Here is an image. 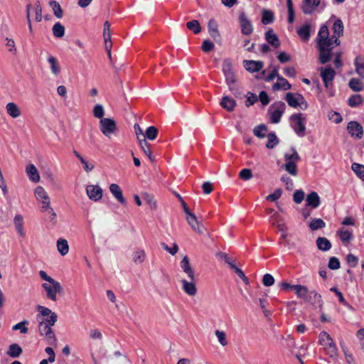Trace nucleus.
<instances>
[{
    "label": "nucleus",
    "instance_id": "nucleus-38",
    "mask_svg": "<svg viewBox=\"0 0 364 364\" xmlns=\"http://www.w3.org/2000/svg\"><path fill=\"white\" fill-rule=\"evenodd\" d=\"M274 20V13L267 9H264L262 11V19L261 21L263 24L267 25L272 23Z\"/></svg>",
    "mask_w": 364,
    "mask_h": 364
},
{
    "label": "nucleus",
    "instance_id": "nucleus-5",
    "mask_svg": "<svg viewBox=\"0 0 364 364\" xmlns=\"http://www.w3.org/2000/svg\"><path fill=\"white\" fill-rule=\"evenodd\" d=\"M292 154H285L284 159L285 170L291 175L296 176L298 173L296 162L299 161L301 158L294 148L291 149Z\"/></svg>",
    "mask_w": 364,
    "mask_h": 364
},
{
    "label": "nucleus",
    "instance_id": "nucleus-15",
    "mask_svg": "<svg viewBox=\"0 0 364 364\" xmlns=\"http://www.w3.org/2000/svg\"><path fill=\"white\" fill-rule=\"evenodd\" d=\"M208 29L210 36L215 40L220 39V33L218 31V24L214 18H210L208 23Z\"/></svg>",
    "mask_w": 364,
    "mask_h": 364
},
{
    "label": "nucleus",
    "instance_id": "nucleus-21",
    "mask_svg": "<svg viewBox=\"0 0 364 364\" xmlns=\"http://www.w3.org/2000/svg\"><path fill=\"white\" fill-rule=\"evenodd\" d=\"M320 4V0H304L302 5V11L305 14L313 13L315 8Z\"/></svg>",
    "mask_w": 364,
    "mask_h": 364
},
{
    "label": "nucleus",
    "instance_id": "nucleus-30",
    "mask_svg": "<svg viewBox=\"0 0 364 364\" xmlns=\"http://www.w3.org/2000/svg\"><path fill=\"white\" fill-rule=\"evenodd\" d=\"M26 173L29 177V179L33 182H38L40 181V176L36 167L33 164H29L26 168Z\"/></svg>",
    "mask_w": 364,
    "mask_h": 364
},
{
    "label": "nucleus",
    "instance_id": "nucleus-34",
    "mask_svg": "<svg viewBox=\"0 0 364 364\" xmlns=\"http://www.w3.org/2000/svg\"><path fill=\"white\" fill-rule=\"evenodd\" d=\"M348 86L354 92H360L364 89V84L358 78H351L348 82Z\"/></svg>",
    "mask_w": 364,
    "mask_h": 364
},
{
    "label": "nucleus",
    "instance_id": "nucleus-23",
    "mask_svg": "<svg viewBox=\"0 0 364 364\" xmlns=\"http://www.w3.org/2000/svg\"><path fill=\"white\" fill-rule=\"evenodd\" d=\"M265 40L275 48H279L280 46L279 38L272 28H269L265 33Z\"/></svg>",
    "mask_w": 364,
    "mask_h": 364
},
{
    "label": "nucleus",
    "instance_id": "nucleus-48",
    "mask_svg": "<svg viewBox=\"0 0 364 364\" xmlns=\"http://www.w3.org/2000/svg\"><path fill=\"white\" fill-rule=\"evenodd\" d=\"M267 143L266 144L267 148L273 149L275 147L278 143L279 140L274 133H269L267 136Z\"/></svg>",
    "mask_w": 364,
    "mask_h": 364
},
{
    "label": "nucleus",
    "instance_id": "nucleus-33",
    "mask_svg": "<svg viewBox=\"0 0 364 364\" xmlns=\"http://www.w3.org/2000/svg\"><path fill=\"white\" fill-rule=\"evenodd\" d=\"M139 144L144 154L149 157L151 161H154V159L150 149V144L146 141V139H139Z\"/></svg>",
    "mask_w": 364,
    "mask_h": 364
},
{
    "label": "nucleus",
    "instance_id": "nucleus-45",
    "mask_svg": "<svg viewBox=\"0 0 364 364\" xmlns=\"http://www.w3.org/2000/svg\"><path fill=\"white\" fill-rule=\"evenodd\" d=\"M326 223L321 218H314L309 224V228L311 230H317L325 228Z\"/></svg>",
    "mask_w": 364,
    "mask_h": 364
},
{
    "label": "nucleus",
    "instance_id": "nucleus-26",
    "mask_svg": "<svg viewBox=\"0 0 364 364\" xmlns=\"http://www.w3.org/2000/svg\"><path fill=\"white\" fill-rule=\"evenodd\" d=\"M291 87V84L287 81V79H285L281 75L278 76L277 82L273 85V90H290Z\"/></svg>",
    "mask_w": 364,
    "mask_h": 364
},
{
    "label": "nucleus",
    "instance_id": "nucleus-42",
    "mask_svg": "<svg viewBox=\"0 0 364 364\" xmlns=\"http://www.w3.org/2000/svg\"><path fill=\"white\" fill-rule=\"evenodd\" d=\"M35 196L36 199L41 201V203L43 202V200H46L50 198L47 192L41 186H38L35 189Z\"/></svg>",
    "mask_w": 364,
    "mask_h": 364
},
{
    "label": "nucleus",
    "instance_id": "nucleus-54",
    "mask_svg": "<svg viewBox=\"0 0 364 364\" xmlns=\"http://www.w3.org/2000/svg\"><path fill=\"white\" fill-rule=\"evenodd\" d=\"M246 97L245 105L247 107L253 105L258 100V97L251 92H247Z\"/></svg>",
    "mask_w": 364,
    "mask_h": 364
},
{
    "label": "nucleus",
    "instance_id": "nucleus-31",
    "mask_svg": "<svg viewBox=\"0 0 364 364\" xmlns=\"http://www.w3.org/2000/svg\"><path fill=\"white\" fill-rule=\"evenodd\" d=\"M316 246L319 250L326 252L331 248L332 245L326 237H318L316 240Z\"/></svg>",
    "mask_w": 364,
    "mask_h": 364
},
{
    "label": "nucleus",
    "instance_id": "nucleus-53",
    "mask_svg": "<svg viewBox=\"0 0 364 364\" xmlns=\"http://www.w3.org/2000/svg\"><path fill=\"white\" fill-rule=\"evenodd\" d=\"M287 6L288 10V22L292 23L294 21V11L292 0H287Z\"/></svg>",
    "mask_w": 364,
    "mask_h": 364
},
{
    "label": "nucleus",
    "instance_id": "nucleus-7",
    "mask_svg": "<svg viewBox=\"0 0 364 364\" xmlns=\"http://www.w3.org/2000/svg\"><path fill=\"white\" fill-rule=\"evenodd\" d=\"M286 105L282 101H278L272 105L269 109L271 122L277 124L280 122L281 117L284 113Z\"/></svg>",
    "mask_w": 364,
    "mask_h": 364
},
{
    "label": "nucleus",
    "instance_id": "nucleus-41",
    "mask_svg": "<svg viewBox=\"0 0 364 364\" xmlns=\"http://www.w3.org/2000/svg\"><path fill=\"white\" fill-rule=\"evenodd\" d=\"M363 102V97L359 94L351 95L348 100V104L351 107H356Z\"/></svg>",
    "mask_w": 364,
    "mask_h": 364
},
{
    "label": "nucleus",
    "instance_id": "nucleus-60",
    "mask_svg": "<svg viewBox=\"0 0 364 364\" xmlns=\"http://www.w3.org/2000/svg\"><path fill=\"white\" fill-rule=\"evenodd\" d=\"M304 196L305 193L302 190H297L293 195V200L296 203L299 204L303 201Z\"/></svg>",
    "mask_w": 364,
    "mask_h": 364
},
{
    "label": "nucleus",
    "instance_id": "nucleus-61",
    "mask_svg": "<svg viewBox=\"0 0 364 364\" xmlns=\"http://www.w3.org/2000/svg\"><path fill=\"white\" fill-rule=\"evenodd\" d=\"M215 333L218 339L219 343L223 346H225L228 345V341L226 340V335H225V332L220 331L219 330H216Z\"/></svg>",
    "mask_w": 364,
    "mask_h": 364
},
{
    "label": "nucleus",
    "instance_id": "nucleus-39",
    "mask_svg": "<svg viewBox=\"0 0 364 364\" xmlns=\"http://www.w3.org/2000/svg\"><path fill=\"white\" fill-rule=\"evenodd\" d=\"M49 5L53 10L54 16L58 18H61L63 16V11L60 4L55 0H52L49 2Z\"/></svg>",
    "mask_w": 364,
    "mask_h": 364
},
{
    "label": "nucleus",
    "instance_id": "nucleus-17",
    "mask_svg": "<svg viewBox=\"0 0 364 364\" xmlns=\"http://www.w3.org/2000/svg\"><path fill=\"white\" fill-rule=\"evenodd\" d=\"M188 223L191 226L193 230L196 232L202 235L204 233V226L198 220L196 215L191 217H186Z\"/></svg>",
    "mask_w": 364,
    "mask_h": 364
},
{
    "label": "nucleus",
    "instance_id": "nucleus-44",
    "mask_svg": "<svg viewBox=\"0 0 364 364\" xmlns=\"http://www.w3.org/2000/svg\"><path fill=\"white\" fill-rule=\"evenodd\" d=\"M351 168L359 178L364 181V165L353 163Z\"/></svg>",
    "mask_w": 364,
    "mask_h": 364
},
{
    "label": "nucleus",
    "instance_id": "nucleus-59",
    "mask_svg": "<svg viewBox=\"0 0 364 364\" xmlns=\"http://www.w3.org/2000/svg\"><path fill=\"white\" fill-rule=\"evenodd\" d=\"M346 262L351 267H355L358 264V257L353 254H348L346 256Z\"/></svg>",
    "mask_w": 364,
    "mask_h": 364
},
{
    "label": "nucleus",
    "instance_id": "nucleus-46",
    "mask_svg": "<svg viewBox=\"0 0 364 364\" xmlns=\"http://www.w3.org/2000/svg\"><path fill=\"white\" fill-rule=\"evenodd\" d=\"M158 132V129L156 127L150 126L146 129L145 134H144V139L154 140L157 137Z\"/></svg>",
    "mask_w": 364,
    "mask_h": 364
},
{
    "label": "nucleus",
    "instance_id": "nucleus-35",
    "mask_svg": "<svg viewBox=\"0 0 364 364\" xmlns=\"http://www.w3.org/2000/svg\"><path fill=\"white\" fill-rule=\"evenodd\" d=\"M22 348L18 344L13 343L9 346L7 355L11 358H18L22 353Z\"/></svg>",
    "mask_w": 364,
    "mask_h": 364
},
{
    "label": "nucleus",
    "instance_id": "nucleus-18",
    "mask_svg": "<svg viewBox=\"0 0 364 364\" xmlns=\"http://www.w3.org/2000/svg\"><path fill=\"white\" fill-rule=\"evenodd\" d=\"M181 268L183 269V271L187 274L188 277L190 279V280L193 281L195 279L194 278V271L191 267L189 259L188 256H185L181 263H180Z\"/></svg>",
    "mask_w": 364,
    "mask_h": 364
},
{
    "label": "nucleus",
    "instance_id": "nucleus-16",
    "mask_svg": "<svg viewBox=\"0 0 364 364\" xmlns=\"http://www.w3.org/2000/svg\"><path fill=\"white\" fill-rule=\"evenodd\" d=\"M306 204L311 208H318L321 204V199L318 194L315 191H312L308 194L306 198Z\"/></svg>",
    "mask_w": 364,
    "mask_h": 364
},
{
    "label": "nucleus",
    "instance_id": "nucleus-20",
    "mask_svg": "<svg viewBox=\"0 0 364 364\" xmlns=\"http://www.w3.org/2000/svg\"><path fill=\"white\" fill-rule=\"evenodd\" d=\"M195 279L193 281L190 280L189 282L183 279L181 281L183 284V290L186 294H187L188 296H195L197 293V288L195 284Z\"/></svg>",
    "mask_w": 364,
    "mask_h": 364
},
{
    "label": "nucleus",
    "instance_id": "nucleus-10",
    "mask_svg": "<svg viewBox=\"0 0 364 364\" xmlns=\"http://www.w3.org/2000/svg\"><path fill=\"white\" fill-rule=\"evenodd\" d=\"M100 129L104 135L109 136L116 131V122L114 119L109 118L101 119L100 121Z\"/></svg>",
    "mask_w": 364,
    "mask_h": 364
},
{
    "label": "nucleus",
    "instance_id": "nucleus-52",
    "mask_svg": "<svg viewBox=\"0 0 364 364\" xmlns=\"http://www.w3.org/2000/svg\"><path fill=\"white\" fill-rule=\"evenodd\" d=\"M28 324V321L27 320H23L14 326H12L13 331L20 330L21 333H27L28 328L26 326V325Z\"/></svg>",
    "mask_w": 364,
    "mask_h": 364
},
{
    "label": "nucleus",
    "instance_id": "nucleus-56",
    "mask_svg": "<svg viewBox=\"0 0 364 364\" xmlns=\"http://www.w3.org/2000/svg\"><path fill=\"white\" fill-rule=\"evenodd\" d=\"M231 269L234 270L237 275L242 279L245 284H249L248 278L245 276L244 272L241 269L238 268L235 264L233 267H232Z\"/></svg>",
    "mask_w": 364,
    "mask_h": 364
},
{
    "label": "nucleus",
    "instance_id": "nucleus-50",
    "mask_svg": "<svg viewBox=\"0 0 364 364\" xmlns=\"http://www.w3.org/2000/svg\"><path fill=\"white\" fill-rule=\"evenodd\" d=\"M132 257L134 263L141 264L144 261L146 258V254L144 250H137L133 253Z\"/></svg>",
    "mask_w": 364,
    "mask_h": 364
},
{
    "label": "nucleus",
    "instance_id": "nucleus-28",
    "mask_svg": "<svg viewBox=\"0 0 364 364\" xmlns=\"http://www.w3.org/2000/svg\"><path fill=\"white\" fill-rule=\"evenodd\" d=\"M311 26L309 24L306 23L301 26L297 30L298 36L301 38L302 41L306 42L309 40L311 36Z\"/></svg>",
    "mask_w": 364,
    "mask_h": 364
},
{
    "label": "nucleus",
    "instance_id": "nucleus-8",
    "mask_svg": "<svg viewBox=\"0 0 364 364\" xmlns=\"http://www.w3.org/2000/svg\"><path fill=\"white\" fill-rule=\"evenodd\" d=\"M42 287L46 292L47 298L53 301H57V294L63 291L61 284L56 280L49 284L43 283Z\"/></svg>",
    "mask_w": 364,
    "mask_h": 364
},
{
    "label": "nucleus",
    "instance_id": "nucleus-51",
    "mask_svg": "<svg viewBox=\"0 0 364 364\" xmlns=\"http://www.w3.org/2000/svg\"><path fill=\"white\" fill-rule=\"evenodd\" d=\"M341 36H331V38H330V43H329V46H328V49H329V61L331 60V57H332V50L333 48V45L338 46H340L341 44V41L339 39Z\"/></svg>",
    "mask_w": 364,
    "mask_h": 364
},
{
    "label": "nucleus",
    "instance_id": "nucleus-22",
    "mask_svg": "<svg viewBox=\"0 0 364 364\" xmlns=\"http://www.w3.org/2000/svg\"><path fill=\"white\" fill-rule=\"evenodd\" d=\"M353 64L355 73L361 79H364V57L362 55L356 56L354 59Z\"/></svg>",
    "mask_w": 364,
    "mask_h": 364
},
{
    "label": "nucleus",
    "instance_id": "nucleus-1",
    "mask_svg": "<svg viewBox=\"0 0 364 364\" xmlns=\"http://www.w3.org/2000/svg\"><path fill=\"white\" fill-rule=\"evenodd\" d=\"M36 318L39 323L38 331L40 335L45 338L48 344L55 346L57 338L51 327L57 322V314H53L49 318H41L39 315H37Z\"/></svg>",
    "mask_w": 364,
    "mask_h": 364
},
{
    "label": "nucleus",
    "instance_id": "nucleus-6",
    "mask_svg": "<svg viewBox=\"0 0 364 364\" xmlns=\"http://www.w3.org/2000/svg\"><path fill=\"white\" fill-rule=\"evenodd\" d=\"M303 114H294L290 117L291 127L297 136L303 137L306 132V119L302 117Z\"/></svg>",
    "mask_w": 364,
    "mask_h": 364
},
{
    "label": "nucleus",
    "instance_id": "nucleus-57",
    "mask_svg": "<svg viewBox=\"0 0 364 364\" xmlns=\"http://www.w3.org/2000/svg\"><path fill=\"white\" fill-rule=\"evenodd\" d=\"M214 44L210 40H204L201 46V49L205 53H209L214 49Z\"/></svg>",
    "mask_w": 364,
    "mask_h": 364
},
{
    "label": "nucleus",
    "instance_id": "nucleus-63",
    "mask_svg": "<svg viewBox=\"0 0 364 364\" xmlns=\"http://www.w3.org/2000/svg\"><path fill=\"white\" fill-rule=\"evenodd\" d=\"M328 267L331 269H338L340 268V261L339 259L336 257H331L329 259L328 262Z\"/></svg>",
    "mask_w": 364,
    "mask_h": 364
},
{
    "label": "nucleus",
    "instance_id": "nucleus-24",
    "mask_svg": "<svg viewBox=\"0 0 364 364\" xmlns=\"http://www.w3.org/2000/svg\"><path fill=\"white\" fill-rule=\"evenodd\" d=\"M220 106L226 109L228 112H232L234 110L235 106H236V102L234 99L228 97V96H224L220 102Z\"/></svg>",
    "mask_w": 364,
    "mask_h": 364
},
{
    "label": "nucleus",
    "instance_id": "nucleus-47",
    "mask_svg": "<svg viewBox=\"0 0 364 364\" xmlns=\"http://www.w3.org/2000/svg\"><path fill=\"white\" fill-rule=\"evenodd\" d=\"M186 26L189 30L193 31L195 34H198L201 31V26L198 20H192L187 22Z\"/></svg>",
    "mask_w": 364,
    "mask_h": 364
},
{
    "label": "nucleus",
    "instance_id": "nucleus-27",
    "mask_svg": "<svg viewBox=\"0 0 364 364\" xmlns=\"http://www.w3.org/2000/svg\"><path fill=\"white\" fill-rule=\"evenodd\" d=\"M6 110L7 114L13 118H17L21 114L19 107L14 102H9L6 106Z\"/></svg>",
    "mask_w": 364,
    "mask_h": 364
},
{
    "label": "nucleus",
    "instance_id": "nucleus-58",
    "mask_svg": "<svg viewBox=\"0 0 364 364\" xmlns=\"http://www.w3.org/2000/svg\"><path fill=\"white\" fill-rule=\"evenodd\" d=\"M239 177L244 181L250 180L252 177V171L249 168H243L240 171Z\"/></svg>",
    "mask_w": 364,
    "mask_h": 364
},
{
    "label": "nucleus",
    "instance_id": "nucleus-55",
    "mask_svg": "<svg viewBox=\"0 0 364 364\" xmlns=\"http://www.w3.org/2000/svg\"><path fill=\"white\" fill-rule=\"evenodd\" d=\"M105 114L104 107L101 105H96L93 109V115L98 119H103Z\"/></svg>",
    "mask_w": 364,
    "mask_h": 364
},
{
    "label": "nucleus",
    "instance_id": "nucleus-2",
    "mask_svg": "<svg viewBox=\"0 0 364 364\" xmlns=\"http://www.w3.org/2000/svg\"><path fill=\"white\" fill-rule=\"evenodd\" d=\"M329 30L326 25H322L318 31L316 42L319 51V62L321 64H326L329 62Z\"/></svg>",
    "mask_w": 364,
    "mask_h": 364
},
{
    "label": "nucleus",
    "instance_id": "nucleus-40",
    "mask_svg": "<svg viewBox=\"0 0 364 364\" xmlns=\"http://www.w3.org/2000/svg\"><path fill=\"white\" fill-rule=\"evenodd\" d=\"M48 62L50 64L51 73L55 75H58L60 72V68L57 58L54 56H50L48 58Z\"/></svg>",
    "mask_w": 364,
    "mask_h": 364
},
{
    "label": "nucleus",
    "instance_id": "nucleus-9",
    "mask_svg": "<svg viewBox=\"0 0 364 364\" xmlns=\"http://www.w3.org/2000/svg\"><path fill=\"white\" fill-rule=\"evenodd\" d=\"M238 21L241 28V33L245 36H250L254 31L253 24L247 14L240 12L238 16Z\"/></svg>",
    "mask_w": 364,
    "mask_h": 364
},
{
    "label": "nucleus",
    "instance_id": "nucleus-12",
    "mask_svg": "<svg viewBox=\"0 0 364 364\" xmlns=\"http://www.w3.org/2000/svg\"><path fill=\"white\" fill-rule=\"evenodd\" d=\"M336 75L335 70L329 65L321 68V77L326 88H328Z\"/></svg>",
    "mask_w": 364,
    "mask_h": 364
},
{
    "label": "nucleus",
    "instance_id": "nucleus-64",
    "mask_svg": "<svg viewBox=\"0 0 364 364\" xmlns=\"http://www.w3.org/2000/svg\"><path fill=\"white\" fill-rule=\"evenodd\" d=\"M142 198L145 200L151 207H156V203L152 195L147 193H142Z\"/></svg>",
    "mask_w": 364,
    "mask_h": 364
},
{
    "label": "nucleus",
    "instance_id": "nucleus-62",
    "mask_svg": "<svg viewBox=\"0 0 364 364\" xmlns=\"http://www.w3.org/2000/svg\"><path fill=\"white\" fill-rule=\"evenodd\" d=\"M262 284L265 287H271L274 284V278L270 274H265L262 278Z\"/></svg>",
    "mask_w": 364,
    "mask_h": 364
},
{
    "label": "nucleus",
    "instance_id": "nucleus-49",
    "mask_svg": "<svg viewBox=\"0 0 364 364\" xmlns=\"http://www.w3.org/2000/svg\"><path fill=\"white\" fill-rule=\"evenodd\" d=\"M267 130V126L264 124H259L256 126L253 129V133L259 138H264L266 136V132Z\"/></svg>",
    "mask_w": 364,
    "mask_h": 364
},
{
    "label": "nucleus",
    "instance_id": "nucleus-13",
    "mask_svg": "<svg viewBox=\"0 0 364 364\" xmlns=\"http://www.w3.org/2000/svg\"><path fill=\"white\" fill-rule=\"evenodd\" d=\"M86 192L89 198L94 201H98L102 197V189L97 185L87 186Z\"/></svg>",
    "mask_w": 364,
    "mask_h": 364
},
{
    "label": "nucleus",
    "instance_id": "nucleus-25",
    "mask_svg": "<svg viewBox=\"0 0 364 364\" xmlns=\"http://www.w3.org/2000/svg\"><path fill=\"white\" fill-rule=\"evenodd\" d=\"M300 96L302 95L300 94L295 95L292 92H288L286 94L285 100L290 107L296 108L299 105Z\"/></svg>",
    "mask_w": 364,
    "mask_h": 364
},
{
    "label": "nucleus",
    "instance_id": "nucleus-11",
    "mask_svg": "<svg viewBox=\"0 0 364 364\" xmlns=\"http://www.w3.org/2000/svg\"><path fill=\"white\" fill-rule=\"evenodd\" d=\"M347 131L351 137L358 139L363 137V127L356 121H350L348 123Z\"/></svg>",
    "mask_w": 364,
    "mask_h": 364
},
{
    "label": "nucleus",
    "instance_id": "nucleus-14",
    "mask_svg": "<svg viewBox=\"0 0 364 364\" xmlns=\"http://www.w3.org/2000/svg\"><path fill=\"white\" fill-rule=\"evenodd\" d=\"M245 68L250 72L255 73L261 70L264 67V63L262 61H256L252 60H245L243 61Z\"/></svg>",
    "mask_w": 364,
    "mask_h": 364
},
{
    "label": "nucleus",
    "instance_id": "nucleus-37",
    "mask_svg": "<svg viewBox=\"0 0 364 364\" xmlns=\"http://www.w3.org/2000/svg\"><path fill=\"white\" fill-rule=\"evenodd\" d=\"M57 248L61 255H66L69 251V245L68 241L62 238L58 239L57 241Z\"/></svg>",
    "mask_w": 364,
    "mask_h": 364
},
{
    "label": "nucleus",
    "instance_id": "nucleus-19",
    "mask_svg": "<svg viewBox=\"0 0 364 364\" xmlns=\"http://www.w3.org/2000/svg\"><path fill=\"white\" fill-rule=\"evenodd\" d=\"M109 191L114 197L122 205L126 204V200L123 196L121 188L116 183H112L109 186Z\"/></svg>",
    "mask_w": 364,
    "mask_h": 364
},
{
    "label": "nucleus",
    "instance_id": "nucleus-36",
    "mask_svg": "<svg viewBox=\"0 0 364 364\" xmlns=\"http://www.w3.org/2000/svg\"><path fill=\"white\" fill-rule=\"evenodd\" d=\"M332 30L333 31V34L332 36H342L343 35L344 26L343 21L340 18L335 20L332 26Z\"/></svg>",
    "mask_w": 364,
    "mask_h": 364
},
{
    "label": "nucleus",
    "instance_id": "nucleus-43",
    "mask_svg": "<svg viewBox=\"0 0 364 364\" xmlns=\"http://www.w3.org/2000/svg\"><path fill=\"white\" fill-rule=\"evenodd\" d=\"M52 30L53 36L56 38H62L65 35V27L60 22L55 23Z\"/></svg>",
    "mask_w": 364,
    "mask_h": 364
},
{
    "label": "nucleus",
    "instance_id": "nucleus-29",
    "mask_svg": "<svg viewBox=\"0 0 364 364\" xmlns=\"http://www.w3.org/2000/svg\"><path fill=\"white\" fill-rule=\"evenodd\" d=\"M337 235L344 245H348L353 238V232L347 230H340Z\"/></svg>",
    "mask_w": 364,
    "mask_h": 364
},
{
    "label": "nucleus",
    "instance_id": "nucleus-3",
    "mask_svg": "<svg viewBox=\"0 0 364 364\" xmlns=\"http://www.w3.org/2000/svg\"><path fill=\"white\" fill-rule=\"evenodd\" d=\"M222 72L230 91L235 94V84L237 82V76L233 68L232 60L230 58L223 60L222 63Z\"/></svg>",
    "mask_w": 364,
    "mask_h": 364
},
{
    "label": "nucleus",
    "instance_id": "nucleus-32",
    "mask_svg": "<svg viewBox=\"0 0 364 364\" xmlns=\"http://www.w3.org/2000/svg\"><path fill=\"white\" fill-rule=\"evenodd\" d=\"M293 290L295 291V294L298 297L304 300H309V290L306 287L300 284L294 285Z\"/></svg>",
    "mask_w": 364,
    "mask_h": 364
},
{
    "label": "nucleus",
    "instance_id": "nucleus-4",
    "mask_svg": "<svg viewBox=\"0 0 364 364\" xmlns=\"http://www.w3.org/2000/svg\"><path fill=\"white\" fill-rule=\"evenodd\" d=\"M318 343L323 347L326 353L332 358L338 355V348L331 336L326 331H321L318 336Z\"/></svg>",
    "mask_w": 364,
    "mask_h": 364
}]
</instances>
